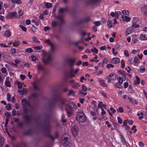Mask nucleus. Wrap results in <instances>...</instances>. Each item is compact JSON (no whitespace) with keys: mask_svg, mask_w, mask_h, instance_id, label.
Returning a JSON list of instances; mask_svg holds the SVG:
<instances>
[{"mask_svg":"<svg viewBox=\"0 0 147 147\" xmlns=\"http://www.w3.org/2000/svg\"><path fill=\"white\" fill-rule=\"evenodd\" d=\"M112 53L113 55L115 56L116 55L118 54V52L117 51H115V49L114 48H113L112 49Z\"/></svg>","mask_w":147,"mask_h":147,"instance_id":"48","label":"nucleus"},{"mask_svg":"<svg viewBox=\"0 0 147 147\" xmlns=\"http://www.w3.org/2000/svg\"><path fill=\"white\" fill-rule=\"evenodd\" d=\"M101 115L102 116H103L104 115H105L106 113V112L103 109H101Z\"/></svg>","mask_w":147,"mask_h":147,"instance_id":"57","label":"nucleus"},{"mask_svg":"<svg viewBox=\"0 0 147 147\" xmlns=\"http://www.w3.org/2000/svg\"><path fill=\"white\" fill-rule=\"evenodd\" d=\"M74 92L73 90H70L68 95H72L74 96Z\"/></svg>","mask_w":147,"mask_h":147,"instance_id":"59","label":"nucleus"},{"mask_svg":"<svg viewBox=\"0 0 147 147\" xmlns=\"http://www.w3.org/2000/svg\"><path fill=\"white\" fill-rule=\"evenodd\" d=\"M45 42L46 43L50 45L51 47V50L53 51L54 50L55 48V45L54 44L52 43L50 41L49 39H47L45 41Z\"/></svg>","mask_w":147,"mask_h":147,"instance_id":"4","label":"nucleus"},{"mask_svg":"<svg viewBox=\"0 0 147 147\" xmlns=\"http://www.w3.org/2000/svg\"><path fill=\"white\" fill-rule=\"evenodd\" d=\"M31 59L33 61H35L36 60H37V57H35V56H34V55L32 56L31 57Z\"/></svg>","mask_w":147,"mask_h":147,"instance_id":"53","label":"nucleus"},{"mask_svg":"<svg viewBox=\"0 0 147 147\" xmlns=\"http://www.w3.org/2000/svg\"><path fill=\"white\" fill-rule=\"evenodd\" d=\"M67 113L68 116H70L72 114V109L71 107L69 105H67L66 107Z\"/></svg>","mask_w":147,"mask_h":147,"instance_id":"5","label":"nucleus"},{"mask_svg":"<svg viewBox=\"0 0 147 147\" xmlns=\"http://www.w3.org/2000/svg\"><path fill=\"white\" fill-rule=\"evenodd\" d=\"M105 124L107 125V127H110L111 126V125L109 124V122L108 121H106L105 122Z\"/></svg>","mask_w":147,"mask_h":147,"instance_id":"63","label":"nucleus"},{"mask_svg":"<svg viewBox=\"0 0 147 147\" xmlns=\"http://www.w3.org/2000/svg\"><path fill=\"white\" fill-rule=\"evenodd\" d=\"M117 119L118 123H119V124H121L122 123V121L120 117H117Z\"/></svg>","mask_w":147,"mask_h":147,"instance_id":"54","label":"nucleus"},{"mask_svg":"<svg viewBox=\"0 0 147 147\" xmlns=\"http://www.w3.org/2000/svg\"><path fill=\"white\" fill-rule=\"evenodd\" d=\"M139 145L141 147H143L144 146V144L142 142H139Z\"/></svg>","mask_w":147,"mask_h":147,"instance_id":"61","label":"nucleus"},{"mask_svg":"<svg viewBox=\"0 0 147 147\" xmlns=\"http://www.w3.org/2000/svg\"><path fill=\"white\" fill-rule=\"evenodd\" d=\"M130 102L134 105H136L137 104V102L136 100L135 99L133 100L132 98V99L131 100V101H130Z\"/></svg>","mask_w":147,"mask_h":147,"instance_id":"52","label":"nucleus"},{"mask_svg":"<svg viewBox=\"0 0 147 147\" xmlns=\"http://www.w3.org/2000/svg\"><path fill=\"white\" fill-rule=\"evenodd\" d=\"M122 13L123 14L127 16H129V11L128 10H123Z\"/></svg>","mask_w":147,"mask_h":147,"instance_id":"30","label":"nucleus"},{"mask_svg":"<svg viewBox=\"0 0 147 147\" xmlns=\"http://www.w3.org/2000/svg\"><path fill=\"white\" fill-rule=\"evenodd\" d=\"M1 71L3 74L5 75V76H6L7 75L6 69L5 67H3L1 69Z\"/></svg>","mask_w":147,"mask_h":147,"instance_id":"31","label":"nucleus"},{"mask_svg":"<svg viewBox=\"0 0 147 147\" xmlns=\"http://www.w3.org/2000/svg\"><path fill=\"white\" fill-rule=\"evenodd\" d=\"M139 60L137 57H135L133 61V63L134 64H136L139 62Z\"/></svg>","mask_w":147,"mask_h":147,"instance_id":"38","label":"nucleus"},{"mask_svg":"<svg viewBox=\"0 0 147 147\" xmlns=\"http://www.w3.org/2000/svg\"><path fill=\"white\" fill-rule=\"evenodd\" d=\"M20 44V42H19L17 40L16 41L14 42L13 43V46L14 47H17Z\"/></svg>","mask_w":147,"mask_h":147,"instance_id":"39","label":"nucleus"},{"mask_svg":"<svg viewBox=\"0 0 147 147\" xmlns=\"http://www.w3.org/2000/svg\"><path fill=\"white\" fill-rule=\"evenodd\" d=\"M108 80V82H110L111 81L115 80L116 79V75L115 73H111L106 77Z\"/></svg>","mask_w":147,"mask_h":147,"instance_id":"2","label":"nucleus"},{"mask_svg":"<svg viewBox=\"0 0 147 147\" xmlns=\"http://www.w3.org/2000/svg\"><path fill=\"white\" fill-rule=\"evenodd\" d=\"M67 10L66 8H61L59 9V11L61 13H63L66 11Z\"/></svg>","mask_w":147,"mask_h":147,"instance_id":"58","label":"nucleus"},{"mask_svg":"<svg viewBox=\"0 0 147 147\" xmlns=\"http://www.w3.org/2000/svg\"><path fill=\"white\" fill-rule=\"evenodd\" d=\"M17 85L18 88H20L22 87V84L21 82H17Z\"/></svg>","mask_w":147,"mask_h":147,"instance_id":"55","label":"nucleus"},{"mask_svg":"<svg viewBox=\"0 0 147 147\" xmlns=\"http://www.w3.org/2000/svg\"><path fill=\"white\" fill-rule=\"evenodd\" d=\"M139 38L142 40H147V34H141L140 35Z\"/></svg>","mask_w":147,"mask_h":147,"instance_id":"8","label":"nucleus"},{"mask_svg":"<svg viewBox=\"0 0 147 147\" xmlns=\"http://www.w3.org/2000/svg\"><path fill=\"white\" fill-rule=\"evenodd\" d=\"M22 103L24 106L27 107L29 106V104L28 102L24 99H23L22 100Z\"/></svg>","mask_w":147,"mask_h":147,"instance_id":"10","label":"nucleus"},{"mask_svg":"<svg viewBox=\"0 0 147 147\" xmlns=\"http://www.w3.org/2000/svg\"><path fill=\"white\" fill-rule=\"evenodd\" d=\"M123 98L125 100H129L130 101H131L132 98L126 95H124L123 96Z\"/></svg>","mask_w":147,"mask_h":147,"instance_id":"21","label":"nucleus"},{"mask_svg":"<svg viewBox=\"0 0 147 147\" xmlns=\"http://www.w3.org/2000/svg\"><path fill=\"white\" fill-rule=\"evenodd\" d=\"M11 32L9 30H6L3 34V36L7 37H9L11 36Z\"/></svg>","mask_w":147,"mask_h":147,"instance_id":"9","label":"nucleus"},{"mask_svg":"<svg viewBox=\"0 0 147 147\" xmlns=\"http://www.w3.org/2000/svg\"><path fill=\"white\" fill-rule=\"evenodd\" d=\"M91 51L92 52H93L94 53H98V50L95 47L91 49Z\"/></svg>","mask_w":147,"mask_h":147,"instance_id":"41","label":"nucleus"},{"mask_svg":"<svg viewBox=\"0 0 147 147\" xmlns=\"http://www.w3.org/2000/svg\"><path fill=\"white\" fill-rule=\"evenodd\" d=\"M121 18L125 22H128L130 21L131 20V18L127 16L122 15L121 16Z\"/></svg>","mask_w":147,"mask_h":147,"instance_id":"7","label":"nucleus"},{"mask_svg":"<svg viewBox=\"0 0 147 147\" xmlns=\"http://www.w3.org/2000/svg\"><path fill=\"white\" fill-rule=\"evenodd\" d=\"M20 27L22 29V30L25 32H26V27L24 26L21 25H19Z\"/></svg>","mask_w":147,"mask_h":147,"instance_id":"33","label":"nucleus"},{"mask_svg":"<svg viewBox=\"0 0 147 147\" xmlns=\"http://www.w3.org/2000/svg\"><path fill=\"white\" fill-rule=\"evenodd\" d=\"M132 27H129L127 28L126 30V35H128L130 34L132 31Z\"/></svg>","mask_w":147,"mask_h":147,"instance_id":"14","label":"nucleus"},{"mask_svg":"<svg viewBox=\"0 0 147 147\" xmlns=\"http://www.w3.org/2000/svg\"><path fill=\"white\" fill-rule=\"evenodd\" d=\"M59 24L58 22L55 20H53L52 23V26L53 27H57Z\"/></svg>","mask_w":147,"mask_h":147,"instance_id":"16","label":"nucleus"},{"mask_svg":"<svg viewBox=\"0 0 147 147\" xmlns=\"http://www.w3.org/2000/svg\"><path fill=\"white\" fill-rule=\"evenodd\" d=\"M107 25L108 27L110 28H111L113 27L112 23L110 21H108L107 24Z\"/></svg>","mask_w":147,"mask_h":147,"instance_id":"43","label":"nucleus"},{"mask_svg":"<svg viewBox=\"0 0 147 147\" xmlns=\"http://www.w3.org/2000/svg\"><path fill=\"white\" fill-rule=\"evenodd\" d=\"M97 56H95V57H94L93 59H91L90 61L92 62L95 61L96 62H98L99 61V60H96L97 59Z\"/></svg>","mask_w":147,"mask_h":147,"instance_id":"37","label":"nucleus"},{"mask_svg":"<svg viewBox=\"0 0 147 147\" xmlns=\"http://www.w3.org/2000/svg\"><path fill=\"white\" fill-rule=\"evenodd\" d=\"M25 51L26 52L28 53H30L32 52H37L38 51H34V49H32L31 48H28L26 49L25 50Z\"/></svg>","mask_w":147,"mask_h":147,"instance_id":"15","label":"nucleus"},{"mask_svg":"<svg viewBox=\"0 0 147 147\" xmlns=\"http://www.w3.org/2000/svg\"><path fill=\"white\" fill-rule=\"evenodd\" d=\"M18 12L19 16H22V15L23 12L22 11L21 9H18Z\"/></svg>","mask_w":147,"mask_h":147,"instance_id":"45","label":"nucleus"},{"mask_svg":"<svg viewBox=\"0 0 147 147\" xmlns=\"http://www.w3.org/2000/svg\"><path fill=\"white\" fill-rule=\"evenodd\" d=\"M72 86L73 87L76 88H77L79 87L80 86L79 85L78 83L76 82L74 84L72 85Z\"/></svg>","mask_w":147,"mask_h":147,"instance_id":"29","label":"nucleus"},{"mask_svg":"<svg viewBox=\"0 0 147 147\" xmlns=\"http://www.w3.org/2000/svg\"><path fill=\"white\" fill-rule=\"evenodd\" d=\"M120 61V59L118 58H113L111 61L112 63H117Z\"/></svg>","mask_w":147,"mask_h":147,"instance_id":"12","label":"nucleus"},{"mask_svg":"<svg viewBox=\"0 0 147 147\" xmlns=\"http://www.w3.org/2000/svg\"><path fill=\"white\" fill-rule=\"evenodd\" d=\"M76 119L80 124L86 121V118L83 112H78L76 116Z\"/></svg>","mask_w":147,"mask_h":147,"instance_id":"1","label":"nucleus"},{"mask_svg":"<svg viewBox=\"0 0 147 147\" xmlns=\"http://www.w3.org/2000/svg\"><path fill=\"white\" fill-rule=\"evenodd\" d=\"M42 48V46H37L34 47H32V48L34 49V51H36L37 50H39Z\"/></svg>","mask_w":147,"mask_h":147,"instance_id":"25","label":"nucleus"},{"mask_svg":"<svg viewBox=\"0 0 147 147\" xmlns=\"http://www.w3.org/2000/svg\"><path fill=\"white\" fill-rule=\"evenodd\" d=\"M61 143L62 145L64 146H68L69 144V142L67 140H62Z\"/></svg>","mask_w":147,"mask_h":147,"instance_id":"19","label":"nucleus"},{"mask_svg":"<svg viewBox=\"0 0 147 147\" xmlns=\"http://www.w3.org/2000/svg\"><path fill=\"white\" fill-rule=\"evenodd\" d=\"M99 114V112L97 110H93L90 112V114L92 116H98Z\"/></svg>","mask_w":147,"mask_h":147,"instance_id":"13","label":"nucleus"},{"mask_svg":"<svg viewBox=\"0 0 147 147\" xmlns=\"http://www.w3.org/2000/svg\"><path fill=\"white\" fill-rule=\"evenodd\" d=\"M131 129L132 130H134L133 131L134 133L135 132L137 131V129H136V126L135 125H133L131 128Z\"/></svg>","mask_w":147,"mask_h":147,"instance_id":"62","label":"nucleus"},{"mask_svg":"<svg viewBox=\"0 0 147 147\" xmlns=\"http://www.w3.org/2000/svg\"><path fill=\"white\" fill-rule=\"evenodd\" d=\"M121 139L122 142L124 144L125 143V139L122 135H121Z\"/></svg>","mask_w":147,"mask_h":147,"instance_id":"46","label":"nucleus"},{"mask_svg":"<svg viewBox=\"0 0 147 147\" xmlns=\"http://www.w3.org/2000/svg\"><path fill=\"white\" fill-rule=\"evenodd\" d=\"M93 23L97 26H98L101 24L100 22L99 21L94 22Z\"/></svg>","mask_w":147,"mask_h":147,"instance_id":"42","label":"nucleus"},{"mask_svg":"<svg viewBox=\"0 0 147 147\" xmlns=\"http://www.w3.org/2000/svg\"><path fill=\"white\" fill-rule=\"evenodd\" d=\"M16 49L15 48L11 49L10 51V53L12 54H13L16 53Z\"/></svg>","mask_w":147,"mask_h":147,"instance_id":"56","label":"nucleus"},{"mask_svg":"<svg viewBox=\"0 0 147 147\" xmlns=\"http://www.w3.org/2000/svg\"><path fill=\"white\" fill-rule=\"evenodd\" d=\"M18 91L22 94H26L27 92L26 89L24 88H23L21 90H18Z\"/></svg>","mask_w":147,"mask_h":147,"instance_id":"18","label":"nucleus"},{"mask_svg":"<svg viewBox=\"0 0 147 147\" xmlns=\"http://www.w3.org/2000/svg\"><path fill=\"white\" fill-rule=\"evenodd\" d=\"M0 47H9V46L8 45H6L5 44L1 43L0 44Z\"/></svg>","mask_w":147,"mask_h":147,"instance_id":"51","label":"nucleus"},{"mask_svg":"<svg viewBox=\"0 0 147 147\" xmlns=\"http://www.w3.org/2000/svg\"><path fill=\"white\" fill-rule=\"evenodd\" d=\"M98 106V108L102 109H103V108L104 107V105L102 102L101 101L99 102Z\"/></svg>","mask_w":147,"mask_h":147,"instance_id":"22","label":"nucleus"},{"mask_svg":"<svg viewBox=\"0 0 147 147\" xmlns=\"http://www.w3.org/2000/svg\"><path fill=\"white\" fill-rule=\"evenodd\" d=\"M9 78H7L5 82V85L8 87L10 86V83L9 80Z\"/></svg>","mask_w":147,"mask_h":147,"instance_id":"17","label":"nucleus"},{"mask_svg":"<svg viewBox=\"0 0 147 147\" xmlns=\"http://www.w3.org/2000/svg\"><path fill=\"white\" fill-rule=\"evenodd\" d=\"M78 127L76 125L74 126L71 128L72 134L74 136H77L78 134Z\"/></svg>","mask_w":147,"mask_h":147,"instance_id":"3","label":"nucleus"},{"mask_svg":"<svg viewBox=\"0 0 147 147\" xmlns=\"http://www.w3.org/2000/svg\"><path fill=\"white\" fill-rule=\"evenodd\" d=\"M4 143V141L3 138L0 135V147H2Z\"/></svg>","mask_w":147,"mask_h":147,"instance_id":"23","label":"nucleus"},{"mask_svg":"<svg viewBox=\"0 0 147 147\" xmlns=\"http://www.w3.org/2000/svg\"><path fill=\"white\" fill-rule=\"evenodd\" d=\"M99 82L100 84L102 85L103 86H105L106 84L104 80H99Z\"/></svg>","mask_w":147,"mask_h":147,"instance_id":"32","label":"nucleus"},{"mask_svg":"<svg viewBox=\"0 0 147 147\" xmlns=\"http://www.w3.org/2000/svg\"><path fill=\"white\" fill-rule=\"evenodd\" d=\"M145 70L144 67L143 66H141L140 68V71L142 73L144 72Z\"/></svg>","mask_w":147,"mask_h":147,"instance_id":"35","label":"nucleus"},{"mask_svg":"<svg viewBox=\"0 0 147 147\" xmlns=\"http://www.w3.org/2000/svg\"><path fill=\"white\" fill-rule=\"evenodd\" d=\"M3 3L1 1H0V14H2L4 12V11L3 9H2V5Z\"/></svg>","mask_w":147,"mask_h":147,"instance_id":"26","label":"nucleus"},{"mask_svg":"<svg viewBox=\"0 0 147 147\" xmlns=\"http://www.w3.org/2000/svg\"><path fill=\"white\" fill-rule=\"evenodd\" d=\"M82 90H80L79 92V94L81 95L85 96L86 94V91H84V92H82Z\"/></svg>","mask_w":147,"mask_h":147,"instance_id":"36","label":"nucleus"},{"mask_svg":"<svg viewBox=\"0 0 147 147\" xmlns=\"http://www.w3.org/2000/svg\"><path fill=\"white\" fill-rule=\"evenodd\" d=\"M87 90V88L86 87L84 84L82 85V90L84 91H86Z\"/></svg>","mask_w":147,"mask_h":147,"instance_id":"47","label":"nucleus"},{"mask_svg":"<svg viewBox=\"0 0 147 147\" xmlns=\"http://www.w3.org/2000/svg\"><path fill=\"white\" fill-rule=\"evenodd\" d=\"M76 61V59H69L68 60V61L69 62V65L71 66H73L74 65V63Z\"/></svg>","mask_w":147,"mask_h":147,"instance_id":"11","label":"nucleus"},{"mask_svg":"<svg viewBox=\"0 0 147 147\" xmlns=\"http://www.w3.org/2000/svg\"><path fill=\"white\" fill-rule=\"evenodd\" d=\"M124 55L127 57H128L129 55L128 51L127 50H125L124 51Z\"/></svg>","mask_w":147,"mask_h":147,"instance_id":"50","label":"nucleus"},{"mask_svg":"<svg viewBox=\"0 0 147 147\" xmlns=\"http://www.w3.org/2000/svg\"><path fill=\"white\" fill-rule=\"evenodd\" d=\"M119 82V84H121L123 82V80L121 77H119L117 79Z\"/></svg>","mask_w":147,"mask_h":147,"instance_id":"34","label":"nucleus"},{"mask_svg":"<svg viewBox=\"0 0 147 147\" xmlns=\"http://www.w3.org/2000/svg\"><path fill=\"white\" fill-rule=\"evenodd\" d=\"M141 10L142 11L144 12H146L147 11V5L141 7Z\"/></svg>","mask_w":147,"mask_h":147,"instance_id":"28","label":"nucleus"},{"mask_svg":"<svg viewBox=\"0 0 147 147\" xmlns=\"http://www.w3.org/2000/svg\"><path fill=\"white\" fill-rule=\"evenodd\" d=\"M16 15V12H11L7 14V17L8 18H11L15 17Z\"/></svg>","mask_w":147,"mask_h":147,"instance_id":"6","label":"nucleus"},{"mask_svg":"<svg viewBox=\"0 0 147 147\" xmlns=\"http://www.w3.org/2000/svg\"><path fill=\"white\" fill-rule=\"evenodd\" d=\"M51 59V56L50 55H49L47 58V59H45V58H44L43 60V61H44L45 63H47L49 62Z\"/></svg>","mask_w":147,"mask_h":147,"instance_id":"20","label":"nucleus"},{"mask_svg":"<svg viewBox=\"0 0 147 147\" xmlns=\"http://www.w3.org/2000/svg\"><path fill=\"white\" fill-rule=\"evenodd\" d=\"M136 80H135L134 83L135 84H138L140 83V80L138 77H136Z\"/></svg>","mask_w":147,"mask_h":147,"instance_id":"40","label":"nucleus"},{"mask_svg":"<svg viewBox=\"0 0 147 147\" xmlns=\"http://www.w3.org/2000/svg\"><path fill=\"white\" fill-rule=\"evenodd\" d=\"M52 4L49 3H47L45 4V7L47 8H49L52 7Z\"/></svg>","mask_w":147,"mask_h":147,"instance_id":"27","label":"nucleus"},{"mask_svg":"<svg viewBox=\"0 0 147 147\" xmlns=\"http://www.w3.org/2000/svg\"><path fill=\"white\" fill-rule=\"evenodd\" d=\"M139 27V25L135 23H133V24L132 25V28H138Z\"/></svg>","mask_w":147,"mask_h":147,"instance_id":"49","label":"nucleus"},{"mask_svg":"<svg viewBox=\"0 0 147 147\" xmlns=\"http://www.w3.org/2000/svg\"><path fill=\"white\" fill-rule=\"evenodd\" d=\"M37 68L39 70H42V66L41 65H37Z\"/></svg>","mask_w":147,"mask_h":147,"instance_id":"64","label":"nucleus"},{"mask_svg":"<svg viewBox=\"0 0 147 147\" xmlns=\"http://www.w3.org/2000/svg\"><path fill=\"white\" fill-rule=\"evenodd\" d=\"M114 66L113 65L111 64H107L106 65V67L108 69H110V68H113Z\"/></svg>","mask_w":147,"mask_h":147,"instance_id":"44","label":"nucleus"},{"mask_svg":"<svg viewBox=\"0 0 147 147\" xmlns=\"http://www.w3.org/2000/svg\"><path fill=\"white\" fill-rule=\"evenodd\" d=\"M137 37V36L136 35H133L132 40H133V42L134 43L138 41V39L136 38Z\"/></svg>","mask_w":147,"mask_h":147,"instance_id":"24","label":"nucleus"},{"mask_svg":"<svg viewBox=\"0 0 147 147\" xmlns=\"http://www.w3.org/2000/svg\"><path fill=\"white\" fill-rule=\"evenodd\" d=\"M11 95L9 93H7V99L8 101L10 100Z\"/></svg>","mask_w":147,"mask_h":147,"instance_id":"60","label":"nucleus"}]
</instances>
